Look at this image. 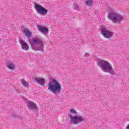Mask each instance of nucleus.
Segmentation results:
<instances>
[{
  "label": "nucleus",
  "mask_w": 129,
  "mask_h": 129,
  "mask_svg": "<svg viewBox=\"0 0 129 129\" xmlns=\"http://www.w3.org/2000/svg\"><path fill=\"white\" fill-rule=\"evenodd\" d=\"M47 86L48 90L53 92L54 94H59L61 92V84L55 79H53L51 82H49Z\"/></svg>",
  "instance_id": "obj_3"
},
{
  "label": "nucleus",
  "mask_w": 129,
  "mask_h": 129,
  "mask_svg": "<svg viewBox=\"0 0 129 129\" xmlns=\"http://www.w3.org/2000/svg\"><path fill=\"white\" fill-rule=\"evenodd\" d=\"M23 32L24 33L25 36L27 37V38H31L32 37V33H31V31L28 29H24L23 30Z\"/></svg>",
  "instance_id": "obj_11"
},
{
  "label": "nucleus",
  "mask_w": 129,
  "mask_h": 129,
  "mask_svg": "<svg viewBox=\"0 0 129 129\" xmlns=\"http://www.w3.org/2000/svg\"><path fill=\"white\" fill-rule=\"evenodd\" d=\"M126 129H129V124L126 125Z\"/></svg>",
  "instance_id": "obj_19"
},
{
  "label": "nucleus",
  "mask_w": 129,
  "mask_h": 129,
  "mask_svg": "<svg viewBox=\"0 0 129 129\" xmlns=\"http://www.w3.org/2000/svg\"><path fill=\"white\" fill-rule=\"evenodd\" d=\"M101 34L105 39H110L113 37L114 33L110 30L109 27L104 26L101 28Z\"/></svg>",
  "instance_id": "obj_5"
},
{
  "label": "nucleus",
  "mask_w": 129,
  "mask_h": 129,
  "mask_svg": "<svg viewBox=\"0 0 129 129\" xmlns=\"http://www.w3.org/2000/svg\"><path fill=\"white\" fill-rule=\"evenodd\" d=\"M19 43L21 45V48L23 50H25V51H28L30 49L29 46L28 45V43L25 42L24 40L22 38L19 39Z\"/></svg>",
  "instance_id": "obj_8"
},
{
  "label": "nucleus",
  "mask_w": 129,
  "mask_h": 129,
  "mask_svg": "<svg viewBox=\"0 0 129 129\" xmlns=\"http://www.w3.org/2000/svg\"><path fill=\"white\" fill-rule=\"evenodd\" d=\"M27 107L29 109H36V110H38V108H37V105H36L35 103L32 102H28L27 103Z\"/></svg>",
  "instance_id": "obj_10"
},
{
  "label": "nucleus",
  "mask_w": 129,
  "mask_h": 129,
  "mask_svg": "<svg viewBox=\"0 0 129 129\" xmlns=\"http://www.w3.org/2000/svg\"><path fill=\"white\" fill-rule=\"evenodd\" d=\"M32 50L34 51H43L44 50V42L39 37H34L31 40H29Z\"/></svg>",
  "instance_id": "obj_1"
},
{
  "label": "nucleus",
  "mask_w": 129,
  "mask_h": 129,
  "mask_svg": "<svg viewBox=\"0 0 129 129\" xmlns=\"http://www.w3.org/2000/svg\"><path fill=\"white\" fill-rule=\"evenodd\" d=\"M38 31H39L40 33H42L43 35H47V34H48L49 32L48 28L44 26H38Z\"/></svg>",
  "instance_id": "obj_9"
},
{
  "label": "nucleus",
  "mask_w": 129,
  "mask_h": 129,
  "mask_svg": "<svg viewBox=\"0 0 129 129\" xmlns=\"http://www.w3.org/2000/svg\"><path fill=\"white\" fill-rule=\"evenodd\" d=\"M97 64L103 72L110 73V74H111L112 75H114L112 66L109 62H108V61L99 59L97 61Z\"/></svg>",
  "instance_id": "obj_2"
},
{
  "label": "nucleus",
  "mask_w": 129,
  "mask_h": 129,
  "mask_svg": "<svg viewBox=\"0 0 129 129\" xmlns=\"http://www.w3.org/2000/svg\"><path fill=\"white\" fill-rule=\"evenodd\" d=\"M35 9L36 10L37 13L39 14V15H47V13H48V10L47 9L39 4L35 5Z\"/></svg>",
  "instance_id": "obj_7"
},
{
  "label": "nucleus",
  "mask_w": 129,
  "mask_h": 129,
  "mask_svg": "<svg viewBox=\"0 0 129 129\" xmlns=\"http://www.w3.org/2000/svg\"><path fill=\"white\" fill-rule=\"evenodd\" d=\"M70 117L71 118V122L75 124H77V123L82 122V121H84V120H85L84 117L81 116H73L71 115Z\"/></svg>",
  "instance_id": "obj_6"
},
{
  "label": "nucleus",
  "mask_w": 129,
  "mask_h": 129,
  "mask_svg": "<svg viewBox=\"0 0 129 129\" xmlns=\"http://www.w3.org/2000/svg\"><path fill=\"white\" fill-rule=\"evenodd\" d=\"M74 9L78 11V10H79V5L76 4V3L74 4Z\"/></svg>",
  "instance_id": "obj_16"
},
{
  "label": "nucleus",
  "mask_w": 129,
  "mask_h": 129,
  "mask_svg": "<svg viewBox=\"0 0 129 129\" xmlns=\"http://www.w3.org/2000/svg\"><path fill=\"white\" fill-rule=\"evenodd\" d=\"M70 112L71 113H73V114H75V115L77 114V112H76V110H75V109H71Z\"/></svg>",
  "instance_id": "obj_17"
},
{
  "label": "nucleus",
  "mask_w": 129,
  "mask_h": 129,
  "mask_svg": "<svg viewBox=\"0 0 129 129\" xmlns=\"http://www.w3.org/2000/svg\"><path fill=\"white\" fill-rule=\"evenodd\" d=\"M35 81H36L38 84H40V85L43 86L45 84V80L44 79L36 78H35Z\"/></svg>",
  "instance_id": "obj_12"
},
{
  "label": "nucleus",
  "mask_w": 129,
  "mask_h": 129,
  "mask_svg": "<svg viewBox=\"0 0 129 129\" xmlns=\"http://www.w3.org/2000/svg\"><path fill=\"white\" fill-rule=\"evenodd\" d=\"M21 82L24 87H29V83L27 82L24 79H21Z\"/></svg>",
  "instance_id": "obj_14"
},
{
  "label": "nucleus",
  "mask_w": 129,
  "mask_h": 129,
  "mask_svg": "<svg viewBox=\"0 0 129 129\" xmlns=\"http://www.w3.org/2000/svg\"><path fill=\"white\" fill-rule=\"evenodd\" d=\"M89 56H90V54L88 53H86L85 54V57H88Z\"/></svg>",
  "instance_id": "obj_18"
},
{
  "label": "nucleus",
  "mask_w": 129,
  "mask_h": 129,
  "mask_svg": "<svg viewBox=\"0 0 129 129\" xmlns=\"http://www.w3.org/2000/svg\"><path fill=\"white\" fill-rule=\"evenodd\" d=\"M7 67L9 69L13 70L15 69V64L13 62H9L7 63Z\"/></svg>",
  "instance_id": "obj_13"
},
{
  "label": "nucleus",
  "mask_w": 129,
  "mask_h": 129,
  "mask_svg": "<svg viewBox=\"0 0 129 129\" xmlns=\"http://www.w3.org/2000/svg\"><path fill=\"white\" fill-rule=\"evenodd\" d=\"M107 11L110 12L108 15V18L109 20L112 21L113 23L119 24V23L123 20V17L115 12L112 8H109Z\"/></svg>",
  "instance_id": "obj_4"
},
{
  "label": "nucleus",
  "mask_w": 129,
  "mask_h": 129,
  "mask_svg": "<svg viewBox=\"0 0 129 129\" xmlns=\"http://www.w3.org/2000/svg\"><path fill=\"white\" fill-rule=\"evenodd\" d=\"M92 3H93V0H87L85 4L87 6H91L92 5Z\"/></svg>",
  "instance_id": "obj_15"
}]
</instances>
